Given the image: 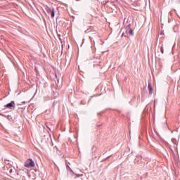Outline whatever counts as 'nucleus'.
<instances>
[{"instance_id":"6e6552de","label":"nucleus","mask_w":180,"mask_h":180,"mask_svg":"<svg viewBox=\"0 0 180 180\" xmlns=\"http://www.w3.org/2000/svg\"><path fill=\"white\" fill-rule=\"evenodd\" d=\"M160 34H161V35L164 34V31H161V32H160Z\"/></svg>"},{"instance_id":"39448f33","label":"nucleus","mask_w":180,"mask_h":180,"mask_svg":"<svg viewBox=\"0 0 180 180\" xmlns=\"http://www.w3.org/2000/svg\"><path fill=\"white\" fill-rule=\"evenodd\" d=\"M148 89H149V94L151 95L153 94V86L151 83H148Z\"/></svg>"},{"instance_id":"20e7f679","label":"nucleus","mask_w":180,"mask_h":180,"mask_svg":"<svg viewBox=\"0 0 180 180\" xmlns=\"http://www.w3.org/2000/svg\"><path fill=\"white\" fill-rule=\"evenodd\" d=\"M126 34L130 37V36H134V33H133V30H131V28H128L127 30H126Z\"/></svg>"},{"instance_id":"423d86ee","label":"nucleus","mask_w":180,"mask_h":180,"mask_svg":"<svg viewBox=\"0 0 180 180\" xmlns=\"http://www.w3.org/2000/svg\"><path fill=\"white\" fill-rule=\"evenodd\" d=\"M160 51H161L162 54H164V48L162 46H161V48H160Z\"/></svg>"},{"instance_id":"f257e3e1","label":"nucleus","mask_w":180,"mask_h":180,"mask_svg":"<svg viewBox=\"0 0 180 180\" xmlns=\"http://www.w3.org/2000/svg\"><path fill=\"white\" fill-rule=\"evenodd\" d=\"M34 162L32 159H27L24 164L25 168H34Z\"/></svg>"},{"instance_id":"7ed1b4c3","label":"nucleus","mask_w":180,"mask_h":180,"mask_svg":"<svg viewBox=\"0 0 180 180\" xmlns=\"http://www.w3.org/2000/svg\"><path fill=\"white\" fill-rule=\"evenodd\" d=\"M4 108H6V109H10L11 110H15V108H16L15 101H11L10 103H7L4 105Z\"/></svg>"},{"instance_id":"f03ea898","label":"nucleus","mask_w":180,"mask_h":180,"mask_svg":"<svg viewBox=\"0 0 180 180\" xmlns=\"http://www.w3.org/2000/svg\"><path fill=\"white\" fill-rule=\"evenodd\" d=\"M45 11L48 15H51V18H54L56 15V11L54 10V8H50L47 6H45Z\"/></svg>"},{"instance_id":"0eeeda50","label":"nucleus","mask_w":180,"mask_h":180,"mask_svg":"<svg viewBox=\"0 0 180 180\" xmlns=\"http://www.w3.org/2000/svg\"><path fill=\"white\" fill-rule=\"evenodd\" d=\"M8 120H12V117L8 116Z\"/></svg>"}]
</instances>
